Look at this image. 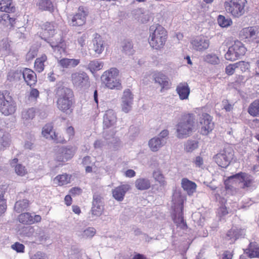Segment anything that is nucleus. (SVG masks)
Instances as JSON below:
<instances>
[{
	"instance_id": "f3484780",
	"label": "nucleus",
	"mask_w": 259,
	"mask_h": 259,
	"mask_svg": "<svg viewBox=\"0 0 259 259\" xmlns=\"http://www.w3.org/2000/svg\"><path fill=\"white\" fill-rule=\"evenodd\" d=\"M53 127L51 124H47L42 128L41 134L46 139L54 140L56 143H63L66 141L64 139H59L58 135L53 131Z\"/></svg>"
},
{
	"instance_id": "473e14b6",
	"label": "nucleus",
	"mask_w": 259,
	"mask_h": 259,
	"mask_svg": "<svg viewBox=\"0 0 259 259\" xmlns=\"http://www.w3.org/2000/svg\"><path fill=\"white\" fill-rule=\"evenodd\" d=\"M122 51L125 54L131 55L133 54V46L132 42L129 40H124L122 42Z\"/></svg>"
},
{
	"instance_id": "052dcab7",
	"label": "nucleus",
	"mask_w": 259,
	"mask_h": 259,
	"mask_svg": "<svg viewBox=\"0 0 259 259\" xmlns=\"http://www.w3.org/2000/svg\"><path fill=\"white\" fill-rule=\"evenodd\" d=\"M194 163L197 166L200 167L203 164V158L199 156H197L194 160Z\"/></svg>"
},
{
	"instance_id": "0e129e2a",
	"label": "nucleus",
	"mask_w": 259,
	"mask_h": 259,
	"mask_svg": "<svg viewBox=\"0 0 259 259\" xmlns=\"http://www.w3.org/2000/svg\"><path fill=\"white\" fill-rule=\"evenodd\" d=\"M70 192L72 194L76 195V194H80L82 192V190L80 188L78 187H74L71 189L70 190Z\"/></svg>"
},
{
	"instance_id": "c756f323",
	"label": "nucleus",
	"mask_w": 259,
	"mask_h": 259,
	"mask_svg": "<svg viewBox=\"0 0 259 259\" xmlns=\"http://www.w3.org/2000/svg\"><path fill=\"white\" fill-rule=\"evenodd\" d=\"M246 253L250 258L259 257V247L255 243H250L249 247L246 250Z\"/></svg>"
},
{
	"instance_id": "680f3d73",
	"label": "nucleus",
	"mask_w": 259,
	"mask_h": 259,
	"mask_svg": "<svg viewBox=\"0 0 259 259\" xmlns=\"http://www.w3.org/2000/svg\"><path fill=\"white\" fill-rule=\"evenodd\" d=\"M30 259H46L44 253L37 252Z\"/></svg>"
},
{
	"instance_id": "a18cd8bd",
	"label": "nucleus",
	"mask_w": 259,
	"mask_h": 259,
	"mask_svg": "<svg viewBox=\"0 0 259 259\" xmlns=\"http://www.w3.org/2000/svg\"><path fill=\"white\" fill-rule=\"evenodd\" d=\"M0 47L2 51H5L6 54L11 52L10 44L7 39H3L0 41Z\"/></svg>"
},
{
	"instance_id": "4c0bfd02",
	"label": "nucleus",
	"mask_w": 259,
	"mask_h": 259,
	"mask_svg": "<svg viewBox=\"0 0 259 259\" xmlns=\"http://www.w3.org/2000/svg\"><path fill=\"white\" fill-rule=\"evenodd\" d=\"M47 60L46 55L42 56L41 58H37L35 61L34 67L38 72H41L44 69V63Z\"/></svg>"
},
{
	"instance_id": "37998d69",
	"label": "nucleus",
	"mask_w": 259,
	"mask_h": 259,
	"mask_svg": "<svg viewBox=\"0 0 259 259\" xmlns=\"http://www.w3.org/2000/svg\"><path fill=\"white\" fill-rule=\"evenodd\" d=\"M204 60L211 64H217L220 62L219 58L215 54H208L204 58Z\"/></svg>"
},
{
	"instance_id": "412c9836",
	"label": "nucleus",
	"mask_w": 259,
	"mask_h": 259,
	"mask_svg": "<svg viewBox=\"0 0 259 259\" xmlns=\"http://www.w3.org/2000/svg\"><path fill=\"white\" fill-rule=\"evenodd\" d=\"M180 99L182 100L187 99L190 93V89L186 82L180 83L176 88Z\"/></svg>"
},
{
	"instance_id": "79ce46f5",
	"label": "nucleus",
	"mask_w": 259,
	"mask_h": 259,
	"mask_svg": "<svg viewBox=\"0 0 259 259\" xmlns=\"http://www.w3.org/2000/svg\"><path fill=\"white\" fill-rule=\"evenodd\" d=\"M244 65V62L239 61L234 64H230L228 65V75L233 74L236 69H238L239 67H241Z\"/></svg>"
},
{
	"instance_id": "7ed1b4c3",
	"label": "nucleus",
	"mask_w": 259,
	"mask_h": 259,
	"mask_svg": "<svg viewBox=\"0 0 259 259\" xmlns=\"http://www.w3.org/2000/svg\"><path fill=\"white\" fill-rule=\"evenodd\" d=\"M195 130V117L192 113L182 116L180 121L177 124V137L183 139L192 135Z\"/></svg>"
},
{
	"instance_id": "e433bc0d",
	"label": "nucleus",
	"mask_w": 259,
	"mask_h": 259,
	"mask_svg": "<svg viewBox=\"0 0 259 259\" xmlns=\"http://www.w3.org/2000/svg\"><path fill=\"white\" fill-rule=\"evenodd\" d=\"M19 221L24 224H33L32 216L28 212L20 214L19 215Z\"/></svg>"
},
{
	"instance_id": "a19ab883",
	"label": "nucleus",
	"mask_w": 259,
	"mask_h": 259,
	"mask_svg": "<svg viewBox=\"0 0 259 259\" xmlns=\"http://www.w3.org/2000/svg\"><path fill=\"white\" fill-rule=\"evenodd\" d=\"M70 177L67 174L58 176L55 178V181L58 182L59 185H63L70 182Z\"/></svg>"
},
{
	"instance_id": "09e8293b",
	"label": "nucleus",
	"mask_w": 259,
	"mask_h": 259,
	"mask_svg": "<svg viewBox=\"0 0 259 259\" xmlns=\"http://www.w3.org/2000/svg\"><path fill=\"white\" fill-rule=\"evenodd\" d=\"M36 234L38 235L39 240L41 241H46L49 238L48 235L40 228L37 229Z\"/></svg>"
},
{
	"instance_id": "864d4df0",
	"label": "nucleus",
	"mask_w": 259,
	"mask_h": 259,
	"mask_svg": "<svg viewBox=\"0 0 259 259\" xmlns=\"http://www.w3.org/2000/svg\"><path fill=\"white\" fill-rule=\"evenodd\" d=\"M12 248L18 252H23L24 250V245L22 244L16 242L12 245Z\"/></svg>"
},
{
	"instance_id": "39448f33",
	"label": "nucleus",
	"mask_w": 259,
	"mask_h": 259,
	"mask_svg": "<svg viewBox=\"0 0 259 259\" xmlns=\"http://www.w3.org/2000/svg\"><path fill=\"white\" fill-rule=\"evenodd\" d=\"M118 73V70L115 68L104 72L101 77L102 83L110 89H121V84L117 79Z\"/></svg>"
},
{
	"instance_id": "2f4dec72",
	"label": "nucleus",
	"mask_w": 259,
	"mask_h": 259,
	"mask_svg": "<svg viewBox=\"0 0 259 259\" xmlns=\"http://www.w3.org/2000/svg\"><path fill=\"white\" fill-rule=\"evenodd\" d=\"M28 205L29 201L28 200H18L15 203L14 209L18 213H20L26 209Z\"/></svg>"
},
{
	"instance_id": "603ef678",
	"label": "nucleus",
	"mask_w": 259,
	"mask_h": 259,
	"mask_svg": "<svg viewBox=\"0 0 259 259\" xmlns=\"http://www.w3.org/2000/svg\"><path fill=\"white\" fill-rule=\"evenodd\" d=\"M153 176L156 181H158L161 184H164V181L163 180V175L159 171L153 172Z\"/></svg>"
},
{
	"instance_id": "49530a36",
	"label": "nucleus",
	"mask_w": 259,
	"mask_h": 259,
	"mask_svg": "<svg viewBox=\"0 0 259 259\" xmlns=\"http://www.w3.org/2000/svg\"><path fill=\"white\" fill-rule=\"evenodd\" d=\"M54 28L53 24L50 22H47L44 25L45 33H48L52 35L55 33V29Z\"/></svg>"
},
{
	"instance_id": "bf43d9fd",
	"label": "nucleus",
	"mask_w": 259,
	"mask_h": 259,
	"mask_svg": "<svg viewBox=\"0 0 259 259\" xmlns=\"http://www.w3.org/2000/svg\"><path fill=\"white\" fill-rule=\"evenodd\" d=\"M232 232H233L232 237L230 238L231 240L230 244L234 243L236 239L238 238V233L235 231V230H231L229 232V234L228 233V237L231 235Z\"/></svg>"
},
{
	"instance_id": "3c124183",
	"label": "nucleus",
	"mask_w": 259,
	"mask_h": 259,
	"mask_svg": "<svg viewBox=\"0 0 259 259\" xmlns=\"http://www.w3.org/2000/svg\"><path fill=\"white\" fill-rule=\"evenodd\" d=\"M95 233L96 230L94 228L89 227L83 231V236L87 237H92Z\"/></svg>"
},
{
	"instance_id": "20e7f679",
	"label": "nucleus",
	"mask_w": 259,
	"mask_h": 259,
	"mask_svg": "<svg viewBox=\"0 0 259 259\" xmlns=\"http://www.w3.org/2000/svg\"><path fill=\"white\" fill-rule=\"evenodd\" d=\"M16 109V103L10 96L9 91H0V111L4 115L8 116L14 113Z\"/></svg>"
},
{
	"instance_id": "f704fd0d",
	"label": "nucleus",
	"mask_w": 259,
	"mask_h": 259,
	"mask_svg": "<svg viewBox=\"0 0 259 259\" xmlns=\"http://www.w3.org/2000/svg\"><path fill=\"white\" fill-rule=\"evenodd\" d=\"M35 115V109L34 108H30L24 109L22 112V118L24 120H29L32 119Z\"/></svg>"
},
{
	"instance_id": "58836bf2",
	"label": "nucleus",
	"mask_w": 259,
	"mask_h": 259,
	"mask_svg": "<svg viewBox=\"0 0 259 259\" xmlns=\"http://www.w3.org/2000/svg\"><path fill=\"white\" fill-rule=\"evenodd\" d=\"M198 147V142L195 140H188L185 144L184 149L187 152H191Z\"/></svg>"
},
{
	"instance_id": "bb28decb",
	"label": "nucleus",
	"mask_w": 259,
	"mask_h": 259,
	"mask_svg": "<svg viewBox=\"0 0 259 259\" xmlns=\"http://www.w3.org/2000/svg\"><path fill=\"white\" fill-rule=\"evenodd\" d=\"M16 8L12 4V0H2L0 2V11L8 13H14Z\"/></svg>"
},
{
	"instance_id": "72a5a7b5",
	"label": "nucleus",
	"mask_w": 259,
	"mask_h": 259,
	"mask_svg": "<svg viewBox=\"0 0 259 259\" xmlns=\"http://www.w3.org/2000/svg\"><path fill=\"white\" fill-rule=\"evenodd\" d=\"M103 66V63L100 62L98 60H94L90 61L88 65V68L93 73L94 71H96L101 69Z\"/></svg>"
},
{
	"instance_id": "4468645a",
	"label": "nucleus",
	"mask_w": 259,
	"mask_h": 259,
	"mask_svg": "<svg viewBox=\"0 0 259 259\" xmlns=\"http://www.w3.org/2000/svg\"><path fill=\"white\" fill-rule=\"evenodd\" d=\"M134 97L129 89H126L121 98L122 110L125 113L128 112L132 109Z\"/></svg>"
},
{
	"instance_id": "a211bd4d",
	"label": "nucleus",
	"mask_w": 259,
	"mask_h": 259,
	"mask_svg": "<svg viewBox=\"0 0 259 259\" xmlns=\"http://www.w3.org/2000/svg\"><path fill=\"white\" fill-rule=\"evenodd\" d=\"M234 179L235 181L239 183H243V188L248 187L252 183L251 180L248 178L247 175L243 172L238 173L228 177V182Z\"/></svg>"
},
{
	"instance_id": "c9c22d12",
	"label": "nucleus",
	"mask_w": 259,
	"mask_h": 259,
	"mask_svg": "<svg viewBox=\"0 0 259 259\" xmlns=\"http://www.w3.org/2000/svg\"><path fill=\"white\" fill-rule=\"evenodd\" d=\"M10 135L8 133L3 135L0 139V148L2 151H4L6 148L9 147L11 144Z\"/></svg>"
},
{
	"instance_id": "2eb2a0df",
	"label": "nucleus",
	"mask_w": 259,
	"mask_h": 259,
	"mask_svg": "<svg viewBox=\"0 0 259 259\" xmlns=\"http://www.w3.org/2000/svg\"><path fill=\"white\" fill-rule=\"evenodd\" d=\"M103 203L101 196L97 194L93 195L92 214L95 216H100L103 211Z\"/></svg>"
},
{
	"instance_id": "e2e57ef3",
	"label": "nucleus",
	"mask_w": 259,
	"mask_h": 259,
	"mask_svg": "<svg viewBox=\"0 0 259 259\" xmlns=\"http://www.w3.org/2000/svg\"><path fill=\"white\" fill-rule=\"evenodd\" d=\"M87 38L86 35L83 34L81 36L78 38V42L81 46L83 47L85 45V41Z\"/></svg>"
},
{
	"instance_id": "69168bd1",
	"label": "nucleus",
	"mask_w": 259,
	"mask_h": 259,
	"mask_svg": "<svg viewBox=\"0 0 259 259\" xmlns=\"http://www.w3.org/2000/svg\"><path fill=\"white\" fill-rule=\"evenodd\" d=\"M79 59H70V68L74 67L79 63Z\"/></svg>"
},
{
	"instance_id": "0eeeda50",
	"label": "nucleus",
	"mask_w": 259,
	"mask_h": 259,
	"mask_svg": "<svg viewBox=\"0 0 259 259\" xmlns=\"http://www.w3.org/2000/svg\"><path fill=\"white\" fill-rule=\"evenodd\" d=\"M228 1H229L228 2L229 11L233 17L238 18L244 14L246 0H228Z\"/></svg>"
},
{
	"instance_id": "4d7b16f0",
	"label": "nucleus",
	"mask_w": 259,
	"mask_h": 259,
	"mask_svg": "<svg viewBox=\"0 0 259 259\" xmlns=\"http://www.w3.org/2000/svg\"><path fill=\"white\" fill-rule=\"evenodd\" d=\"M59 63L63 68H70V59H62L59 60Z\"/></svg>"
},
{
	"instance_id": "aec40b11",
	"label": "nucleus",
	"mask_w": 259,
	"mask_h": 259,
	"mask_svg": "<svg viewBox=\"0 0 259 259\" xmlns=\"http://www.w3.org/2000/svg\"><path fill=\"white\" fill-rule=\"evenodd\" d=\"M130 189L129 185H122L116 188L112 192L114 198L119 201L123 199L126 192Z\"/></svg>"
},
{
	"instance_id": "dca6fc26",
	"label": "nucleus",
	"mask_w": 259,
	"mask_h": 259,
	"mask_svg": "<svg viewBox=\"0 0 259 259\" xmlns=\"http://www.w3.org/2000/svg\"><path fill=\"white\" fill-rule=\"evenodd\" d=\"M105 47V41L99 34L96 33L92 40V49L94 51L96 55H98L96 56L97 57L103 52Z\"/></svg>"
},
{
	"instance_id": "f257e3e1",
	"label": "nucleus",
	"mask_w": 259,
	"mask_h": 259,
	"mask_svg": "<svg viewBox=\"0 0 259 259\" xmlns=\"http://www.w3.org/2000/svg\"><path fill=\"white\" fill-rule=\"evenodd\" d=\"M54 94L57 99V108L60 111L67 113L73 103L74 94L72 90L65 82L59 81L55 87Z\"/></svg>"
},
{
	"instance_id": "cd10ccee",
	"label": "nucleus",
	"mask_w": 259,
	"mask_h": 259,
	"mask_svg": "<svg viewBox=\"0 0 259 259\" xmlns=\"http://www.w3.org/2000/svg\"><path fill=\"white\" fill-rule=\"evenodd\" d=\"M136 187L140 190L148 189L151 186L150 181L145 178H139L135 182Z\"/></svg>"
},
{
	"instance_id": "338daca9",
	"label": "nucleus",
	"mask_w": 259,
	"mask_h": 259,
	"mask_svg": "<svg viewBox=\"0 0 259 259\" xmlns=\"http://www.w3.org/2000/svg\"><path fill=\"white\" fill-rule=\"evenodd\" d=\"M94 147L96 149L101 148L104 145V142L101 140H96L94 144Z\"/></svg>"
},
{
	"instance_id": "4be33fe9",
	"label": "nucleus",
	"mask_w": 259,
	"mask_h": 259,
	"mask_svg": "<svg viewBox=\"0 0 259 259\" xmlns=\"http://www.w3.org/2000/svg\"><path fill=\"white\" fill-rule=\"evenodd\" d=\"M22 74L23 78L27 85L31 86L36 83L37 81L36 75L32 70L29 68H25Z\"/></svg>"
},
{
	"instance_id": "c03bdc74",
	"label": "nucleus",
	"mask_w": 259,
	"mask_h": 259,
	"mask_svg": "<svg viewBox=\"0 0 259 259\" xmlns=\"http://www.w3.org/2000/svg\"><path fill=\"white\" fill-rule=\"evenodd\" d=\"M7 209L6 200L4 198V193L0 190V215Z\"/></svg>"
},
{
	"instance_id": "5fc2aeb1",
	"label": "nucleus",
	"mask_w": 259,
	"mask_h": 259,
	"mask_svg": "<svg viewBox=\"0 0 259 259\" xmlns=\"http://www.w3.org/2000/svg\"><path fill=\"white\" fill-rule=\"evenodd\" d=\"M39 92L36 89H31L30 92L29 98L31 100H36L39 97Z\"/></svg>"
},
{
	"instance_id": "ea45409f",
	"label": "nucleus",
	"mask_w": 259,
	"mask_h": 259,
	"mask_svg": "<svg viewBox=\"0 0 259 259\" xmlns=\"http://www.w3.org/2000/svg\"><path fill=\"white\" fill-rule=\"evenodd\" d=\"M38 6L40 10L44 11H51L53 8V5L50 0H40Z\"/></svg>"
},
{
	"instance_id": "6e6552de",
	"label": "nucleus",
	"mask_w": 259,
	"mask_h": 259,
	"mask_svg": "<svg viewBox=\"0 0 259 259\" xmlns=\"http://www.w3.org/2000/svg\"><path fill=\"white\" fill-rule=\"evenodd\" d=\"M245 53V48L239 41L235 42L228 50V60H235L243 56Z\"/></svg>"
},
{
	"instance_id": "423d86ee",
	"label": "nucleus",
	"mask_w": 259,
	"mask_h": 259,
	"mask_svg": "<svg viewBox=\"0 0 259 259\" xmlns=\"http://www.w3.org/2000/svg\"><path fill=\"white\" fill-rule=\"evenodd\" d=\"M172 202L175 204V207L177 205L180 206L181 211L177 213L176 209H175V214L173 218L174 222L177 224L178 226H180L181 228L184 229L187 227V224L184 219L183 214L182 212L183 210V198L180 194L175 193L173 195Z\"/></svg>"
},
{
	"instance_id": "6ab92c4d",
	"label": "nucleus",
	"mask_w": 259,
	"mask_h": 259,
	"mask_svg": "<svg viewBox=\"0 0 259 259\" xmlns=\"http://www.w3.org/2000/svg\"><path fill=\"white\" fill-rule=\"evenodd\" d=\"M87 16L86 12L79 8V12L72 17L71 24L74 26H82L86 22Z\"/></svg>"
},
{
	"instance_id": "7c9ffc66",
	"label": "nucleus",
	"mask_w": 259,
	"mask_h": 259,
	"mask_svg": "<svg viewBox=\"0 0 259 259\" xmlns=\"http://www.w3.org/2000/svg\"><path fill=\"white\" fill-rule=\"evenodd\" d=\"M248 112L254 117L259 115V100H256L250 104L248 108Z\"/></svg>"
},
{
	"instance_id": "393cba45",
	"label": "nucleus",
	"mask_w": 259,
	"mask_h": 259,
	"mask_svg": "<svg viewBox=\"0 0 259 259\" xmlns=\"http://www.w3.org/2000/svg\"><path fill=\"white\" fill-rule=\"evenodd\" d=\"M181 184L182 188L189 195H192L196 190V184L186 178L182 180Z\"/></svg>"
},
{
	"instance_id": "ddd939ff",
	"label": "nucleus",
	"mask_w": 259,
	"mask_h": 259,
	"mask_svg": "<svg viewBox=\"0 0 259 259\" xmlns=\"http://www.w3.org/2000/svg\"><path fill=\"white\" fill-rule=\"evenodd\" d=\"M190 43L192 48L197 51H203L206 50L209 46V40L204 36H198L192 38Z\"/></svg>"
},
{
	"instance_id": "13d9d810",
	"label": "nucleus",
	"mask_w": 259,
	"mask_h": 259,
	"mask_svg": "<svg viewBox=\"0 0 259 259\" xmlns=\"http://www.w3.org/2000/svg\"><path fill=\"white\" fill-rule=\"evenodd\" d=\"M218 22L219 25L222 27H227V19L222 15H219L218 18Z\"/></svg>"
},
{
	"instance_id": "b1692460",
	"label": "nucleus",
	"mask_w": 259,
	"mask_h": 259,
	"mask_svg": "<svg viewBox=\"0 0 259 259\" xmlns=\"http://www.w3.org/2000/svg\"><path fill=\"white\" fill-rule=\"evenodd\" d=\"M153 78L155 83H158L162 89L168 88L169 80L168 77L161 72H155L153 74Z\"/></svg>"
},
{
	"instance_id": "9b49d317",
	"label": "nucleus",
	"mask_w": 259,
	"mask_h": 259,
	"mask_svg": "<svg viewBox=\"0 0 259 259\" xmlns=\"http://www.w3.org/2000/svg\"><path fill=\"white\" fill-rule=\"evenodd\" d=\"M71 79L73 84L77 87L81 88L88 87L90 85L89 76L84 72L72 73Z\"/></svg>"
},
{
	"instance_id": "9d476101",
	"label": "nucleus",
	"mask_w": 259,
	"mask_h": 259,
	"mask_svg": "<svg viewBox=\"0 0 259 259\" xmlns=\"http://www.w3.org/2000/svg\"><path fill=\"white\" fill-rule=\"evenodd\" d=\"M201 134L207 135L212 131L214 127V123L212 121V117L207 113H203L200 118Z\"/></svg>"
},
{
	"instance_id": "de8ad7c7",
	"label": "nucleus",
	"mask_w": 259,
	"mask_h": 259,
	"mask_svg": "<svg viewBox=\"0 0 259 259\" xmlns=\"http://www.w3.org/2000/svg\"><path fill=\"white\" fill-rule=\"evenodd\" d=\"M16 173L20 176H24L26 172V169L24 166L21 164H16L15 168Z\"/></svg>"
},
{
	"instance_id": "f8f14e48",
	"label": "nucleus",
	"mask_w": 259,
	"mask_h": 259,
	"mask_svg": "<svg viewBox=\"0 0 259 259\" xmlns=\"http://www.w3.org/2000/svg\"><path fill=\"white\" fill-rule=\"evenodd\" d=\"M241 35L248 41L259 43V29L254 27L244 28L241 31Z\"/></svg>"
},
{
	"instance_id": "6e6d98bb",
	"label": "nucleus",
	"mask_w": 259,
	"mask_h": 259,
	"mask_svg": "<svg viewBox=\"0 0 259 259\" xmlns=\"http://www.w3.org/2000/svg\"><path fill=\"white\" fill-rule=\"evenodd\" d=\"M223 199L224 202L223 201H222V206L220 207L218 212L219 214H220L221 217H223L227 214V207L225 205L226 200L224 199Z\"/></svg>"
},
{
	"instance_id": "1a4fd4ad",
	"label": "nucleus",
	"mask_w": 259,
	"mask_h": 259,
	"mask_svg": "<svg viewBox=\"0 0 259 259\" xmlns=\"http://www.w3.org/2000/svg\"><path fill=\"white\" fill-rule=\"evenodd\" d=\"M74 153L75 149L72 147L62 146L57 150L55 159L59 162H65L71 158Z\"/></svg>"
},
{
	"instance_id": "a878e982",
	"label": "nucleus",
	"mask_w": 259,
	"mask_h": 259,
	"mask_svg": "<svg viewBox=\"0 0 259 259\" xmlns=\"http://www.w3.org/2000/svg\"><path fill=\"white\" fill-rule=\"evenodd\" d=\"M166 142L164 139H160V138L155 137L151 139L149 142V146L153 151H157L158 150L165 144Z\"/></svg>"
},
{
	"instance_id": "5701e85b",
	"label": "nucleus",
	"mask_w": 259,
	"mask_h": 259,
	"mask_svg": "<svg viewBox=\"0 0 259 259\" xmlns=\"http://www.w3.org/2000/svg\"><path fill=\"white\" fill-rule=\"evenodd\" d=\"M116 116L112 110L106 112L104 116L103 124L106 128H109L116 122Z\"/></svg>"
},
{
	"instance_id": "c85d7f7f",
	"label": "nucleus",
	"mask_w": 259,
	"mask_h": 259,
	"mask_svg": "<svg viewBox=\"0 0 259 259\" xmlns=\"http://www.w3.org/2000/svg\"><path fill=\"white\" fill-rule=\"evenodd\" d=\"M214 161L218 165L222 168L227 167V155L225 151H223V153H218L213 157Z\"/></svg>"
},
{
	"instance_id": "f03ea898",
	"label": "nucleus",
	"mask_w": 259,
	"mask_h": 259,
	"mask_svg": "<svg viewBox=\"0 0 259 259\" xmlns=\"http://www.w3.org/2000/svg\"><path fill=\"white\" fill-rule=\"evenodd\" d=\"M149 31L150 45L155 49L163 48L167 38V31L165 28L159 24H155L150 26Z\"/></svg>"
},
{
	"instance_id": "8fccbe9b",
	"label": "nucleus",
	"mask_w": 259,
	"mask_h": 259,
	"mask_svg": "<svg viewBox=\"0 0 259 259\" xmlns=\"http://www.w3.org/2000/svg\"><path fill=\"white\" fill-rule=\"evenodd\" d=\"M34 231V229L30 226L24 227L22 230L21 233L23 234L26 236H30L32 235Z\"/></svg>"
},
{
	"instance_id": "774afa93",
	"label": "nucleus",
	"mask_w": 259,
	"mask_h": 259,
	"mask_svg": "<svg viewBox=\"0 0 259 259\" xmlns=\"http://www.w3.org/2000/svg\"><path fill=\"white\" fill-rule=\"evenodd\" d=\"M125 174L127 177L132 178L136 175V172L133 169H128L125 171Z\"/></svg>"
}]
</instances>
